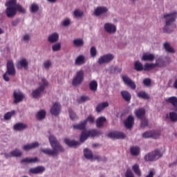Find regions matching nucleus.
I'll return each mask as SVG.
<instances>
[{
    "mask_svg": "<svg viewBox=\"0 0 177 177\" xmlns=\"http://www.w3.org/2000/svg\"><path fill=\"white\" fill-rule=\"evenodd\" d=\"M89 88L92 92H96L97 91V82L93 80L89 83Z\"/></svg>",
    "mask_w": 177,
    "mask_h": 177,
    "instance_id": "obj_36",
    "label": "nucleus"
},
{
    "mask_svg": "<svg viewBox=\"0 0 177 177\" xmlns=\"http://www.w3.org/2000/svg\"><path fill=\"white\" fill-rule=\"evenodd\" d=\"M23 153L19 149H15L11 151V155L12 157H21Z\"/></svg>",
    "mask_w": 177,
    "mask_h": 177,
    "instance_id": "obj_45",
    "label": "nucleus"
},
{
    "mask_svg": "<svg viewBox=\"0 0 177 177\" xmlns=\"http://www.w3.org/2000/svg\"><path fill=\"white\" fill-rule=\"evenodd\" d=\"M137 96L140 99H144L145 100H149V99H150V95H149V93H147L143 91H139L137 93Z\"/></svg>",
    "mask_w": 177,
    "mask_h": 177,
    "instance_id": "obj_29",
    "label": "nucleus"
},
{
    "mask_svg": "<svg viewBox=\"0 0 177 177\" xmlns=\"http://www.w3.org/2000/svg\"><path fill=\"white\" fill-rule=\"evenodd\" d=\"M104 30L108 34H114L117 31V27L115 25L111 23H106L104 26Z\"/></svg>",
    "mask_w": 177,
    "mask_h": 177,
    "instance_id": "obj_13",
    "label": "nucleus"
},
{
    "mask_svg": "<svg viewBox=\"0 0 177 177\" xmlns=\"http://www.w3.org/2000/svg\"><path fill=\"white\" fill-rule=\"evenodd\" d=\"M153 64H145L144 65V71H150V70H153Z\"/></svg>",
    "mask_w": 177,
    "mask_h": 177,
    "instance_id": "obj_54",
    "label": "nucleus"
},
{
    "mask_svg": "<svg viewBox=\"0 0 177 177\" xmlns=\"http://www.w3.org/2000/svg\"><path fill=\"white\" fill-rule=\"evenodd\" d=\"M75 66H82V64H85V57L82 55H79L75 61Z\"/></svg>",
    "mask_w": 177,
    "mask_h": 177,
    "instance_id": "obj_26",
    "label": "nucleus"
},
{
    "mask_svg": "<svg viewBox=\"0 0 177 177\" xmlns=\"http://www.w3.org/2000/svg\"><path fill=\"white\" fill-rule=\"evenodd\" d=\"M134 68L136 71H143V64H141L140 62L136 61L134 64Z\"/></svg>",
    "mask_w": 177,
    "mask_h": 177,
    "instance_id": "obj_40",
    "label": "nucleus"
},
{
    "mask_svg": "<svg viewBox=\"0 0 177 177\" xmlns=\"http://www.w3.org/2000/svg\"><path fill=\"white\" fill-rule=\"evenodd\" d=\"M161 157H162V153L160 150L156 149L146 154L144 156V160L146 162L157 161V160L161 158Z\"/></svg>",
    "mask_w": 177,
    "mask_h": 177,
    "instance_id": "obj_4",
    "label": "nucleus"
},
{
    "mask_svg": "<svg viewBox=\"0 0 177 177\" xmlns=\"http://www.w3.org/2000/svg\"><path fill=\"white\" fill-rule=\"evenodd\" d=\"M74 129H79V131H84L86 128V121H83L80 124L73 125Z\"/></svg>",
    "mask_w": 177,
    "mask_h": 177,
    "instance_id": "obj_27",
    "label": "nucleus"
},
{
    "mask_svg": "<svg viewBox=\"0 0 177 177\" xmlns=\"http://www.w3.org/2000/svg\"><path fill=\"white\" fill-rule=\"evenodd\" d=\"M160 136L161 132L158 130L147 131L142 134L144 139H158V138H160Z\"/></svg>",
    "mask_w": 177,
    "mask_h": 177,
    "instance_id": "obj_6",
    "label": "nucleus"
},
{
    "mask_svg": "<svg viewBox=\"0 0 177 177\" xmlns=\"http://www.w3.org/2000/svg\"><path fill=\"white\" fill-rule=\"evenodd\" d=\"M122 97L125 100V102H131V99H132V95L131 93L128 91H122L120 92Z\"/></svg>",
    "mask_w": 177,
    "mask_h": 177,
    "instance_id": "obj_20",
    "label": "nucleus"
},
{
    "mask_svg": "<svg viewBox=\"0 0 177 177\" xmlns=\"http://www.w3.org/2000/svg\"><path fill=\"white\" fill-rule=\"evenodd\" d=\"M146 177H154V170H151Z\"/></svg>",
    "mask_w": 177,
    "mask_h": 177,
    "instance_id": "obj_62",
    "label": "nucleus"
},
{
    "mask_svg": "<svg viewBox=\"0 0 177 177\" xmlns=\"http://www.w3.org/2000/svg\"><path fill=\"white\" fill-rule=\"evenodd\" d=\"M109 12V8L105 6H100L97 7V8L94 10V16L97 17L101 16V15H104V13H107Z\"/></svg>",
    "mask_w": 177,
    "mask_h": 177,
    "instance_id": "obj_15",
    "label": "nucleus"
},
{
    "mask_svg": "<svg viewBox=\"0 0 177 177\" xmlns=\"http://www.w3.org/2000/svg\"><path fill=\"white\" fill-rule=\"evenodd\" d=\"M48 41L50 44H55V42H57V41H59V34L56 32L51 34L48 36Z\"/></svg>",
    "mask_w": 177,
    "mask_h": 177,
    "instance_id": "obj_24",
    "label": "nucleus"
},
{
    "mask_svg": "<svg viewBox=\"0 0 177 177\" xmlns=\"http://www.w3.org/2000/svg\"><path fill=\"white\" fill-rule=\"evenodd\" d=\"M122 78L126 85L129 86L131 89H136V84H135V82L132 81L129 77L127 75H123Z\"/></svg>",
    "mask_w": 177,
    "mask_h": 177,
    "instance_id": "obj_14",
    "label": "nucleus"
},
{
    "mask_svg": "<svg viewBox=\"0 0 177 177\" xmlns=\"http://www.w3.org/2000/svg\"><path fill=\"white\" fill-rule=\"evenodd\" d=\"M49 142L53 149L49 148L41 149L40 151L46 156H49L50 157H56L58 156L59 152L63 153L64 151V148L57 141L56 137L53 136H49Z\"/></svg>",
    "mask_w": 177,
    "mask_h": 177,
    "instance_id": "obj_1",
    "label": "nucleus"
},
{
    "mask_svg": "<svg viewBox=\"0 0 177 177\" xmlns=\"http://www.w3.org/2000/svg\"><path fill=\"white\" fill-rule=\"evenodd\" d=\"M15 114H16L15 111H12L10 112H7L4 115V120H6V121H9V120H10V118H12V115H15Z\"/></svg>",
    "mask_w": 177,
    "mask_h": 177,
    "instance_id": "obj_44",
    "label": "nucleus"
},
{
    "mask_svg": "<svg viewBox=\"0 0 177 177\" xmlns=\"http://www.w3.org/2000/svg\"><path fill=\"white\" fill-rule=\"evenodd\" d=\"M90 55L91 57H96L97 55V50H96V47L92 46L90 49Z\"/></svg>",
    "mask_w": 177,
    "mask_h": 177,
    "instance_id": "obj_48",
    "label": "nucleus"
},
{
    "mask_svg": "<svg viewBox=\"0 0 177 177\" xmlns=\"http://www.w3.org/2000/svg\"><path fill=\"white\" fill-rule=\"evenodd\" d=\"M140 120H141V124H140L141 128H145V127H147V125H149V120H147V119H145L144 118L140 119Z\"/></svg>",
    "mask_w": 177,
    "mask_h": 177,
    "instance_id": "obj_52",
    "label": "nucleus"
},
{
    "mask_svg": "<svg viewBox=\"0 0 177 177\" xmlns=\"http://www.w3.org/2000/svg\"><path fill=\"white\" fill-rule=\"evenodd\" d=\"M177 12H174L169 14H166L164 15V18L166 20L165 26L163 28L164 32H167L168 34L174 31V28H176V24H172L176 20Z\"/></svg>",
    "mask_w": 177,
    "mask_h": 177,
    "instance_id": "obj_2",
    "label": "nucleus"
},
{
    "mask_svg": "<svg viewBox=\"0 0 177 177\" xmlns=\"http://www.w3.org/2000/svg\"><path fill=\"white\" fill-rule=\"evenodd\" d=\"M84 81V71L80 70L76 73V75L73 77L72 81V85L73 86H78L81 85Z\"/></svg>",
    "mask_w": 177,
    "mask_h": 177,
    "instance_id": "obj_7",
    "label": "nucleus"
},
{
    "mask_svg": "<svg viewBox=\"0 0 177 177\" xmlns=\"http://www.w3.org/2000/svg\"><path fill=\"white\" fill-rule=\"evenodd\" d=\"M167 118H169L171 122H177V113L176 112H170Z\"/></svg>",
    "mask_w": 177,
    "mask_h": 177,
    "instance_id": "obj_39",
    "label": "nucleus"
},
{
    "mask_svg": "<svg viewBox=\"0 0 177 177\" xmlns=\"http://www.w3.org/2000/svg\"><path fill=\"white\" fill-rule=\"evenodd\" d=\"M64 142L66 145L69 146V147H77L81 145L80 142L75 140H70L68 138H65Z\"/></svg>",
    "mask_w": 177,
    "mask_h": 177,
    "instance_id": "obj_21",
    "label": "nucleus"
},
{
    "mask_svg": "<svg viewBox=\"0 0 177 177\" xmlns=\"http://www.w3.org/2000/svg\"><path fill=\"white\" fill-rule=\"evenodd\" d=\"M88 138H89V136L88 134V131H86V133L85 132H83L81 136H80V140L81 142V143H84V142L85 140H86V139H88Z\"/></svg>",
    "mask_w": 177,
    "mask_h": 177,
    "instance_id": "obj_47",
    "label": "nucleus"
},
{
    "mask_svg": "<svg viewBox=\"0 0 177 177\" xmlns=\"http://www.w3.org/2000/svg\"><path fill=\"white\" fill-rule=\"evenodd\" d=\"M88 100H89V97L82 95L79 100V103H82V102H88Z\"/></svg>",
    "mask_w": 177,
    "mask_h": 177,
    "instance_id": "obj_59",
    "label": "nucleus"
},
{
    "mask_svg": "<svg viewBox=\"0 0 177 177\" xmlns=\"http://www.w3.org/2000/svg\"><path fill=\"white\" fill-rule=\"evenodd\" d=\"M143 84L145 86H150L151 85V80L150 78H145L143 80Z\"/></svg>",
    "mask_w": 177,
    "mask_h": 177,
    "instance_id": "obj_58",
    "label": "nucleus"
},
{
    "mask_svg": "<svg viewBox=\"0 0 177 177\" xmlns=\"http://www.w3.org/2000/svg\"><path fill=\"white\" fill-rule=\"evenodd\" d=\"M108 138H111V139H125L127 136L121 131H113L108 133Z\"/></svg>",
    "mask_w": 177,
    "mask_h": 177,
    "instance_id": "obj_10",
    "label": "nucleus"
},
{
    "mask_svg": "<svg viewBox=\"0 0 177 177\" xmlns=\"http://www.w3.org/2000/svg\"><path fill=\"white\" fill-rule=\"evenodd\" d=\"M154 59H156V57L153 55V54L151 53H145L142 57V60L144 62H153Z\"/></svg>",
    "mask_w": 177,
    "mask_h": 177,
    "instance_id": "obj_23",
    "label": "nucleus"
},
{
    "mask_svg": "<svg viewBox=\"0 0 177 177\" xmlns=\"http://www.w3.org/2000/svg\"><path fill=\"white\" fill-rule=\"evenodd\" d=\"M167 103H169V104H171L173 106L174 111H176L177 113V97L176 96H172L167 99H166Z\"/></svg>",
    "mask_w": 177,
    "mask_h": 177,
    "instance_id": "obj_16",
    "label": "nucleus"
},
{
    "mask_svg": "<svg viewBox=\"0 0 177 177\" xmlns=\"http://www.w3.org/2000/svg\"><path fill=\"white\" fill-rule=\"evenodd\" d=\"M135 115L139 120H143L146 115V110L144 108H140L135 111Z\"/></svg>",
    "mask_w": 177,
    "mask_h": 177,
    "instance_id": "obj_18",
    "label": "nucleus"
},
{
    "mask_svg": "<svg viewBox=\"0 0 177 177\" xmlns=\"http://www.w3.org/2000/svg\"><path fill=\"white\" fill-rule=\"evenodd\" d=\"M84 156L87 160H92L93 158V153L88 148L84 149Z\"/></svg>",
    "mask_w": 177,
    "mask_h": 177,
    "instance_id": "obj_30",
    "label": "nucleus"
},
{
    "mask_svg": "<svg viewBox=\"0 0 177 177\" xmlns=\"http://www.w3.org/2000/svg\"><path fill=\"white\" fill-rule=\"evenodd\" d=\"M6 69V73L3 75V79L6 82H9L10 80L9 75L11 77H15V75H16V68H15V63L13 62V60L10 59L7 61Z\"/></svg>",
    "mask_w": 177,
    "mask_h": 177,
    "instance_id": "obj_3",
    "label": "nucleus"
},
{
    "mask_svg": "<svg viewBox=\"0 0 177 177\" xmlns=\"http://www.w3.org/2000/svg\"><path fill=\"white\" fill-rule=\"evenodd\" d=\"M132 169L136 175L138 176H140L142 175V172L140 171V169H139V165L136 164L132 167Z\"/></svg>",
    "mask_w": 177,
    "mask_h": 177,
    "instance_id": "obj_43",
    "label": "nucleus"
},
{
    "mask_svg": "<svg viewBox=\"0 0 177 177\" xmlns=\"http://www.w3.org/2000/svg\"><path fill=\"white\" fill-rule=\"evenodd\" d=\"M24 41L28 42L30 41V35H25L23 37Z\"/></svg>",
    "mask_w": 177,
    "mask_h": 177,
    "instance_id": "obj_60",
    "label": "nucleus"
},
{
    "mask_svg": "<svg viewBox=\"0 0 177 177\" xmlns=\"http://www.w3.org/2000/svg\"><path fill=\"white\" fill-rule=\"evenodd\" d=\"M17 68H24V70H28V62L25 58L21 59L17 64Z\"/></svg>",
    "mask_w": 177,
    "mask_h": 177,
    "instance_id": "obj_19",
    "label": "nucleus"
},
{
    "mask_svg": "<svg viewBox=\"0 0 177 177\" xmlns=\"http://www.w3.org/2000/svg\"><path fill=\"white\" fill-rule=\"evenodd\" d=\"M106 107H109V102H105L100 103L96 107L97 113H100L102 110H104Z\"/></svg>",
    "mask_w": 177,
    "mask_h": 177,
    "instance_id": "obj_31",
    "label": "nucleus"
},
{
    "mask_svg": "<svg viewBox=\"0 0 177 177\" xmlns=\"http://www.w3.org/2000/svg\"><path fill=\"white\" fill-rule=\"evenodd\" d=\"M52 49H53V52H57V51L60 50V49H62V44H60V43L55 44L53 45Z\"/></svg>",
    "mask_w": 177,
    "mask_h": 177,
    "instance_id": "obj_50",
    "label": "nucleus"
},
{
    "mask_svg": "<svg viewBox=\"0 0 177 177\" xmlns=\"http://www.w3.org/2000/svg\"><path fill=\"white\" fill-rule=\"evenodd\" d=\"M84 121H86V123L88 122H88H89L90 124H93V123L95 122V117H93V116H92V115H89V116H88L87 118H86L85 120H84Z\"/></svg>",
    "mask_w": 177,
    "mask_h": 177,
    "instance_id": "obj_57",
    "label": "nucleus"
},
{
    "mask_svg": "<svg viewBox=\"0 0 177 177\" xmlns=\"http://www.w3.org/2000/svg\"><path fill=\"white\" fill-rule=\"evenodd\" d=\"M87 133L89 136H91V138H95V136H99V135H102V131L99 130H90L87 131Z\"/></svg>",
    "mask_w": 177,
    "mask_h": 177,
    "instance_id": "obj_34",
    "label": "nucleus"
},
{
    "mask_svg": "<svg viewBox=\"0 0 177 177\" xmlns=\"http://www.w3.org/2000/svg\"><path fill=\"white\" fill-rule=\"evenodd\" d=\"M15 9L17 10V12H19V13H26V9H24V8H23V6L17 4L15 7Z\"/></svg>",
    "mask_w": 177,
    "mask_h": 177,
    "instance_id": "obj_53",
    "label": "nucleus"
},
{
    "mask_svg": "<svg viewBox=\"0 0 177 177\" xmlns=\"http://www.w3.org/2000/svg\"><path fill=\"white\" fill-rule=\"evenodd\" d=\"M4 156L6 157V158H10V157H13L12 156V152H10V153H4Z\"/></svg>",
    "mask_w": 177,
    "mask_h": 177,
    "instance_id": "obj_63",
    "label": "nucleus"
},
{
    "mask_svg": "<svg viewBox=\"0 0 177 177\" xmlns=\"http://www.w3.org/2000/svg\"><path fill=\"white\" fill-rule=\"evenodd\" d=\"M44 67L46 68V70H49V68L52 67V62H50V60H47L44 62Z\"/></svg>",
    "mask_w": 177,
    "mask_h": 177,
    "instance_id": "obj_56",
    "label": "nucleus"
},
{
    "mask_svg": "<svg viewBox=\"0 0 177 177\" xmlns=\"http://www.w3.org/2000/svg\"><path fill=\"white\" fill-rule=\"evenodd\" d=\"M62 110V105L59 102H55L50 109V113L52 115H59Z\"/></svg>",
    "mask_w": 177,
    "mask_h": 177,
    "instance_id": "obj_11",
    "label": "nucleus"
},
{
    "mask_svg": "<svg viewBox=\"0 0 177 177\" xmlns=\"http://www.w3.org/2000/svg\"><path fill=\"white\" fill-rule=\"evenodd\" d=\"M70 24H71V20H70L68 18L66 19L62 22V26H63V27H67L70 26Z\"/></svg>",
    "mask_w": 177,
    "mask_h": 177,
    "instance_id": "obj_55",
    "label": "nucleus"
},
{
    "mask_svg": "<svg viewBox=\"0 0 177 177\" xmlns=\"http://www.w3.org/2000/svg\"><path fill=\"white\" fill-rule=\"evenodd\" d=\"M39 147V143L38 142H35L32 144L26 145L23 147L24 150L28 151L31 150L32 149H35L36 147Z\"/></svg>",
    "mask_w": 177,
    "mask_h": 177,
    "instance_id": "obj_25",
    "label": "nucleus"
},
{
    "mask_svg": "<svg viewBox=\"0 0 177 177\" xmlns=\"http://www.w3.org/2000/svg\"><path fill=\"white\" fill-rule=\"evenodd\" d=\"M73 15L75 17H82L84 16V12L80 10H75L73 12Z\"/></svg>",
    "mask_w": 177,
    "mask_h": 177,
    "instance_id": "obj_51",
    "label": "nucleus"
},
{
    "mask_svg": "<svg viewBox=\"0 0 177 177\" xmlns=\"http://www.w3.org/2000/svg\"><path fill=\"white\" fill-rule=\"evenodd\" d=\"M163 47L167 53H175V49L171 46L169 43L165 42L163 45Z\"/></svg>",
    "mask_w": 177,
    "mask_h": 177,
    "instance_id": "obj_32",
    "label": "nucleus"
},
{
    "mask_svg": "<svg viewBox=\"0 0 177 177\" xmlns=\"http://www.w3.org/2000/svg\"><path fill=\"white\" fill-rule=\"evenodd\" d=\"M114 59V55L113 54H106L101 56L98 59V64H107V63H110Z\"/></svg>",
    "mask_w": 177,
    "mask_h": 177,
    "instance_id": "obj_8",
    "label": "nucleus"
},
{
    "mask_svg": "<svg viewBox=\"0 0 177 177\" xmlns=\"http://www.w3.org/2000/svg\"><path fill=\"white\" fill-rule=\"evenodd\" d=\"M39 10V6L37 3H32L30 6V12L31 13H37Z\"/></svg>",
    "mask_w": 177,
    "mask_h": 177,
    "instance_id": "obj_46",
    "label": "nucleus"
},
{
    "mask_svg": "<svg viewBox=\"0 0 177 177\" xmlns=\"http://www.w3.org/2000/svg\"><path fill=\"white\" fill-rule=\"evenodd\" d=\"M21 162L24 164L38 162V158L35 157L34 158H26L21 160Z\"/></svg>",
    "mask_w": 177,
    "mask_h": 177,
    "instance_id": "obj_35",
    "label": "nucleus"
},
{
    "mask_svg": "<svg viewBox=\"0 0 177 177\" xmlns=\"http://www.w3.org/2000/svg\"><path fill=\"white\" fill-rule=\"evenodd\" d=\"M135 124V118L132 115H129L124 121V127L127 129H132Z\"/></svg>",
    "mask_w": 177,
    "mask_h": 177,
    "instance_id": "obj_12",
    "label": "nucleus"
},
{
    "mask_svg": "<svg viewBox=\"0 0 177 177\" xmlns=\"http://www.w3.org/2000/svg\"><path fill=\"white\" fill-rule=\"evenodd\" d=\"M130 151L131 156H136L140 153V148H139L138 147H131L130 148Z\"/></svg>",
    "mask_w": 177,
    "mask_h": 177,
    "instance_id": "obj_38",
    "label": "nucleus"
},
{
    "mask_svg": "<svg viewBox=\"0 0 177 177\" xmlns=\"http://www.w3.org/2000/svg\"><path fill=\"white\" fill-rule=\"evenodd\" d=\"M68 113H69V117L73 121L78 119V117H77V114L74 113L73 110L69 109Z\"/></svg>",
    "mask_w": 177,
    "mask_h": 177,
    "instance_id": "obj_49",
    "label": "nucleus"
},
{
    "mask_svg": "<svg viewBox=\"0 0 177 177\" xmlns=\"http://www.w3.org/2000/svg\"><path fill=\"white\" fill-rule=\"evenodd\" d=\"M45 117H46V111L45 110L39 111L36 115V118L39 120H44Z\"/></svg>",
    "mask_w": 177,
    "mask_h": 177,
    "instance_id": "obj_37",
    "label": "nucleus"
},
{
    "mask_svg": "<svg viewBox=\"0 0 177 177\" xmlns=\"http://www.w3.org/2000/svg\"><path fill=\"white\" fill-rule=\"evenodd\" d=\"M152 66L153 68H156V67H162V66H161L160 64V62H158V61L156 60V62L155 64H152Z\"/></svg>",
    "mask_w": 177,
    "mask_h": 177,
    "instance_id": "obj_61",
    "label": "nucleus"
},
{
    "mask_svg": "<svg viewBox=\"0 0 177 177\" xmlns=\"http://www.w3.org/2000/svg\"><path fill=\"white\" fill-rule=\"evenodd\" d=\"M17 13L16 7H7L6 10L7 17H15Z\"/></svg>",
    "mask_w": 177,
    "mask_h": 177,
    "instance_id": "obj_17",
    "label": "nucleus"
},
{
    "mask_svg": "<svg viewBox=\"0 0 177 177\" xmlns=\"http://www.w3.org/2000/svg\"><path fill=\"white\" fill-rule=\"evenodd\" d=\"M42 84H40V86L39 88L35 89L32 92V95L35 99H38L41 97V93L45 91V88L48 86V81L45 78L41 79Z\"/></svg>",
    "mask_w": 177,
    "mask_h": 177,
    "instance_id": "obj_5",
    "label": "nucleus"
},
{
    "mask_svg": "<svg viewBox=\"0 0 177 177\" xmlns=\"http://www.w3.org/2000/svg\"><path fill=\"white\" fill-rule=\"evenodd\" d=\"M17 0H9L7 3H6V6L10 8H16L17 6Z\"/></svg>",
    "mask_w": 177,
    "mask_h": 177,
    "instance_id": "obj_42",
    "label": "nucleus"
},
{
    "mask_svg": "<svg viewBox=\"0 0 177 177\" xmlns=\"http://www.w3.org/2000/svg\"><path fill=\"white\" fill-rule=\"evenodd\" d=\"M106 120L105 117H100L97 119L96 121V125L97 128H102L103 125L104 124V122H106Z\"/></svg>",
    "mask_w": 177,
    "mask_h": 177,
    "instance_id": "obj_33",
    "label": "nucleus"
},
{
    "mask_svg": "<svg viewBox=\"0 0 177 177\" xmlns=\"http://www.w3.org/2000/svg\"><path fill=\"white\" fill-rule=\"evenodd\" d=\"M27 128H28L27 124L21 122L17 123L14 125L15 131H24V129Z\"/></svg>",
    "mask_w": 177,
    "mask_h": 177,
    "instance_id": "obj_28",
    "label": "nucleus"
},
{
    "mask_svg": "<svg viewBox=\"0 0 177 177\" xmlns=\"http://www.w3.org/2000/svg\"><path fill=\"white\" fill-rule=\"evenodd\" d=\"M29 171L30 174H42L45 172V167L42 166H39L35 168L30 169Z\"/></svg>",
    "mask_w": 177,
    "mask_h": 177,
    "instance_id": "obj_22",
    "label": "nucleus"
},
{
    "mask_svg": "<svg viewBox=\"0 0 177 177\" xmlns=\"http://www.w3.org/2000/svg\"><path fill=\"white\" fill-rule=\"evenodd\" d=\"M93 160H97V161H100V156H93Z\"/></svg>",
    "mask_w": 177,
    "mask_h": 177,
    "instance_id": "obj_64",
    "label": "nucleus"
},
{
    "mask_svg": "<svg viewBox=\"0 0 177 177\" xmlns=\"http://www.w3.org/2000/svg\"><path fill=\"white\" fill-rule=\"evenodd\" d=\"M13 97H14L13 103L14 104H16L17 103H20L21 102H23V99H24V94L21 93V91H16V90H15L13 91Z\"/></svg>",
    "mask_w": 177,
    "mask_h": 177,
    "instance_id": "obj_9",
    "label": "nucleus"
},
{
    "mask_svg": "<svg viewBox=\"0 0 177 177\" xmlns=\"http://www.w3.org/2000/svg\"><path fill=\"white\" fill-rule=\"evenodd\" d=\"M73 45L75 46H84V40L82 39H75L73 40Z\"/></svg>",
    "mask_w": 177,
    "mask_h": 177,
    "instance_id": "obj_41",
    "label": "nucleus"
}]
</instances>
